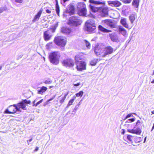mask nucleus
<instances>
[{
	"mask_svg": "<svg viewBox=\"0 0 154 154\" xmlns=\"http://www.w3.org/2000/svg\"><path fill=\"white\" fill-rule=\"evenodd\" d=\"M60 56L59 51H54L51 53L49 55V59L51 63L54 65L58 64Z\"/></svg>",
	"mask_w": 154,
	"mask_h": 154,
	"instance_id": "1",
	"label": "nucleus"
},
{
	"mask_svg": "<svg viewBox=\"0 0 154 154\" xmlns=\"http://www.w3.org/2000/svg\"><path fill=\"white\" fill-rule=\"evenodd\" d=\"M85 29L90 33H94L96 26L94 21L92 19L87 20L85 23Z\"/></svg>",
	"mask_w": 154,
	"mask_h": 154,
	"instance_id": "2",
	"label": "nucleus"
},
{
	"mask_svg": "<svg viewBox=\"0 0 154 154\" xmlns=\"http://www.w3.org/2000/svg\"><path fill=\"white\" fill-rule=\"evenodd\" d=\"M82 23V21L79 17L75 16L69 18L68 21L69 24L75 26L81 25Z\"/></svg>",
	"mask_w": 154,
	"mask_h": 154,
	"instance_id": "3",
	"label": "nucleus"
},
{
	"mask_svg": "<svg viewBox=\"0 0 154 154\" xmlns=\"http://www.w3.org/2000/svg\"><path fill=\"white\" fill-rule=\"evenodd\" d=\"M31 103L30 101L26 99L22 100L20 103L16 104L17 107V110L18 112H21V109L23 110H26V104H29Z\"/></svg>",
	"mask_w": 154,
	"mask_h": 154,
	"instance_id": "4",
	"label": "nucleus"
},
{
	"mask_svg": "<svg viewBox=\"0 0 154 154\" xmlns=\"http://www.w3.org/2000/svg\"><path fill=\"white\" fill-rule=\"evenodd\" d=\"M89 2L91 3L89 5V7L91 10L94 12H96L99 11L100 8L95 7L94 5V4L101 5L104 4V3L102 2L98 1H95L94 0H89Z\"/></svg>",
	"mask_w": 154,
	"mask_h": 154,
	"instance_id": "5",
	"label": "nucleus"
},
{
	"mask_svg": "<svg viewBox=\"0 0 154 154\" xmlns=\"http://www.w3.org/2000/svg\"><path fill=\"white\" fill-rule=\"evenodd\" d=\"M54 41L57 45L64 47L66 45V40L65 37L59 36L56 37Z\"/></svg>",
	"mask_w": 154,
	"mask_h": 154,
	"instance_id": "6",
	"label": "nucleus"
},
{
	"mask_svg": "<svg viewBox=\"0 0 154 154\" xmlns=\"http://www.w3.org/2000/svg\"><path fill=\"white\" fill-rule=\"evenodd\" d=\"M77 6L79 14L81 15L85 16L87 11L85 5L83 2H79Z\"/></svg>",
	"mask_w": 154,
	"mask_h": 154,
	"instance_id": "7",
	"label": "nucleus"
},
{
	"mask_svg": "<svg viewBox=\"0 0 154 154\" xmlns=\"http://www.w3.org/2000/svg\"><path fill=\"white\" fill-rule=\"evenodd\" d=\"M94 52L96 55L97 56L103 57H105L104 49L103 46H102L101 44L96 46L94 49Z\"/></svg>",
	"mask_w": 154,
	"mask_h": 154,
	"instance_id": "8",
	"label": "nucleus"
},
{
	"mask_svg": "<svg viewBox=\"0 0 154 154\" xmlns=\"http://www.w3.org/2000/svg\"><path fill=\"white\" fill-rule=\"evenodd\" d=\"M75 64L76 68L78 71H82L86 69V64L84 61H80L76 62Z\"/></svg>",
	"mask_w": 154,
	"mask_h": 154,
	"instance_id": "9",
	"label": "nucleus"
},
{
	"mask_svg": "<svg viewBox=\"0 0 154 154\" xmlns=\"http://www.w3.org/2000/svg\"><path fill=\"white\" fill-rule=\"evenodd\" d=\"M55 31V29H51L48 31H46L44 33V38L45 41H48L51 38L52 35H50L51 32H54Z\"/></svg>",
	"mask_w": 154,
	"mask_h": 154,
	"instance_id": "10",
	"label": "nucleus"
},
{
	"mask_svg": "<svg viewBox=\"0 0 154 154\" xmlns=\"http://www.w3.org/2000/svg\"><path fill=\"white\" fill-rule=\"evenodd\" d=\"M100 15L102 17H106L108 15V9L106 7L100 8L99 11Z\"/></svg>",
	"mask_w": 154,
	"mask_h": 154,
	"instance_id": "11",
	"label": "nucleus"
},
{
	"mask_svg": "<svg viewBox=\"0 0 154 154\" xmlns=\"http://www.w3.org/2000/svg\"><path fill=\"white\" fill-rule=\"evenodd\" d=\"M62 63L64 66L68 67H72L74 65L73 60L69 59L63 60Z\"/></svg>",
	"mask_w": 154,
	"mask_h": 154,
	"instance_id": "12",
	"label": "nucleus"
},
{
	"mask_svg": "<svg viewBox=\"0 0 154 154\" xmlns=\"http://www.w3.org/2000/svg\"><path fill=\"white\" fill-rule=\"evenodd\" d=\"M108 4L110 6L113 7H119L121 5V3L118 1H110L108 2Z\"/></svg>",
	"mask_w": 154,
	"mask_h": 154,
	"instance_id": "13",
	"label": "nucleus"
},
{
	"mask_svg": "<svg viewBox=\"0 0 154 154\" xmlns=\"http://www.w3.org/2000/svg\"><path fill=\"white\" fill-rule=\"evenodd\" d=\"M127 131L128 132L130 133L138 134H140L141 132V131L139 128H137L135 129V128H134L133 129H128Z\"/></svg>",
	"mask_w": 154,
	"mask_h": 154,
	"instance_id": "14",
	"label": "nucleus"
},
{
	"mask_svg": "<svg viewBox=\"0 0 154 154\" xmlns=\"http://www.w3.org/2000/svg\"><path fill=\"white\" fill-rule=\"evenodd\" d=\"M104 49L105 57L107 55L112 53L113 51V48L111 46L107 47L104 48Z\"/></svg>",
	"mask_w": 154,
	"mask_h": 154,
	"instance_id": "15",
	"label": "nucleus"
},
{
	"mask_svg": "<svg viewBox=\"0 0 154 154\" xmlns=\"http://www.w3.org/2000/svg\"><path fill=\"white\" fill-rule=\"evenodd\" d=\"M140 0H133L132 2V6L135 9V10H138Z\"/></svg>",
	"mask_w": 154,
	"mask_h": 154,
	"instance_id": "16",
	"label": "nucleus"
},
{
	"mask_svg": "<svg viewBox=\"0 0 154 154\" xmlns=\"http://www.w3.org/2000/svg\"><path fill=\"white\" fill-rule=\"evenodd\" d=\"M61 32L66 35H69L71 33L72 31L70 28L65 27H62L61 29Z\"/></svg>",
	"mask_w": 154,
	"mask_h": 154,
	"instance_id": "17",
	"label": "nucleus"
},
{
	"mask_svg": "<svg viewBox=\"0 0 154 154\" xmlns=\"http://www.w3.org/2000/svg\"><path fill=\"white\" fill-rule=\"evenodd\" d=\"M105 23L111 28H115L116 26V23L110 20H105Z\"/></svg>",
	"mask_w": 154,
	"mask_h": 154,
	"instance_id": "18",
	"label": "nucleus"
},
{
	"mask_svg": "<svg viewBox=\"0 0 154 154\" xmlns=\"http://www.w3.org/2000/svg\"><path fill=\"white\" fill-rule=\"evenodd\" d=\"M9 109L12 113H14L17 111V107L16 104L10 106Z\"/></svg>",
	"mask_w": 154,
	"mask_h": 154,
	"instance_id": "19",
	"label": "nucleus"
},
{
	"mask_svg": "<svg viewBox=\"0 0 154 154\" xmlns=\"http://www.w3.org/2000/svg\"><path fill=\"white\" fill-rule=\"evenodd\" d=\"M110 38L112 41L113 42H119L118 36L115 34H112L110 35Z\"/></svg>",
	"mask_w": 154,
	"mask_h": 154,
	"instance_id": "20",
	"label": "nucleus"
},
{
	"mask_svg": "<svg viewBox=\"0 0 154 154\" xmlns=\"http://www.w3.org/2000/svg\"><path fill=\"white\" fill-rule=\"evenodd\" d=\"M120 23L121 24L125 27L128 29L129 27L127 22V19L125 18H122L120 20Z\"/></svg>",
	"mask_w": 154,
	"mask_h": 154,
	"instance_id": "21",
	"label": "nucleus"
},
{
	"mask_svg": "<svg viewBox=\"0 0 154 154\" xmlns=\"http://www.w3.org/2000/svg\"><path fill=\"white\" fill-rule=\"evenodd\" d=\"M66 11L67 13H69L70 15L73 14L74 12V7L72 5L69 6Z\"/></svg>",
	"mask_w": 154,
	"mask_h": 154,
	"instance_id": "22",
	"label": "nucleus"
},
{
	"mask_svg": "<svg viewBox=\"0 0 154 154\" xmlns=\"http://www.w3.org/2000/svg\"><path fill=\"white\" fill-rule=\"evenodd\" d=\"M42 9H40L39 11L37 14L35 16L33 20H32L33 22H35L39 20V18L40 17L41 15L42 14Z\"/></svg>",
	"mask_w": 154,
	"mask_h": 154,
	"instance_id": "23",
	"label": "nucleus"
},
{
	"mask_svg": "<svg viewBox=\"0 0 154 154\" xmlns=\"http://www.w3.org/2000/svg\"><path fill=\"white\" fill-rule=\"evenodd\" d=\"M47 89L46 87L43 86L41 87L40 89L38 90V94L42 95L46 91Z\"/></svg>",
	"mask_w": 154,
	"mask_h": 154,
	"instance_id": "24",
	"label": "nucleus"
},
{
	"mask_svg": "<svg viewBox=\"0 0 154 154\" xmlns=\"http://www.w3.org/2000/svg\"><path fill=\"white\" fill-rule=\"evenodd\" d=\"M136 14L135 13H134L131 14L129 17V19L131 23L132 24L135 19V16Z\"/></svg>",
	"mask_w": 154,
	"mask_h": 154,
	"instance_id": "25",
	"label": "nucleus"
},
{
	"mask_svg": "<svg viewBox=\"0 0 154 154\" xmlns=\"http://www.w3.org/2000/svg\"><path fill=\"white\" fill-rule=\"evenodd\" d=\"M119 32L123 35H125L126 33V31L122 26H119Z\"/></svg>",
	"mask_w": 154,
	"mask_h": 154,
	"instance_id": "26",
	"label": "nucleus"
},
{
	"mask_svg": "<svg viewBox=\"0 0 154 154\" xmlns=\"http://www.w3.org/2000/svg\"><path fill=\"white\" fill-rule=\"evenodd\" d=\"M56 2V11L57 14L59 16L60 8L57 0H55Z\"/></svg>",
	"mask_w": 154,
	"mask_h": 154,
	"instance_id": "27",
	"label": "nucleus"
},
{
	"mask_svg": "<svg viewBox=\"0 0 154 154\" xmlns=\"http://www.w3.org/2000/svg\"><path fill=\"white\" fill-rule=\"evenodd\" d=\"M98 28L100 30L103 32H109L110 31L109 30L105 28L100 25L98 26Z\"/></svg>",
	"mask_w": 154,
	"mask_h": 154,
	"instance_id": "28",
	"label": "nucleus"
},
{
	"mask_svg": "<svg viewBox=\"0 0 154 154\" xmlns=\"http://www.w3.org/2000/svg\"><path fill=\"white\" fill-rule=\"evenodd\" d=\"M75 99V96H74L73 97V98L72 99H71L69 102V103H68V104L66 106V109L67 108H68L69 106L71 105L74 101V100Z\"/></svg>",
	"mask_w": 154,
	"mask_h": 154,
	"instance_id": "29",
	"label": "nucleus"
},
{
	"mask_svg": "<svg viewBox=\"0 0 154 154\" xmlns=\"http://www.w3.org/2000/svg\"><path fill=\"white\" fill-rule=\"evenodd\" d=\"M84 44L86 45L87 48L88 49H90L91 48V44L90 43L86 40H84L83 42Z\"/></svg>",
	"mask_w": 154,
	"mask_h": 154,
	"instance_id": "30",
	"label": "nucleus"
},
{
	"mask_svg": "<svg viewBox=\"0 0 154 154\" xmlns=\"http://www.w3.org/2000/svg\"><path fill=\"white\" fill-rule=\"evenodd\" d=\"M82 57L80 55H77L75 56V63L76 62L80 61L81 60H82Z\"/></svg>",
	"mask_w": 154,
	"mask_h": 154,
	"instance_id": "31",
	"label": "nucleus"
},
{
	"mask_svg": "<svg viewBox=\"0 0 154 154\" xmlns=\"http://www.w3.org/2000/svg\"><path fill=\"white\" fill-rule=\"evenodd\" d=\"M56 95L55 94V95H54V96H53L52 97H51V98H50V99H49V100H47L45 102L44 105L45 106V105L48 104H49L50 101H51L52 100H53L55 98V97H56Z\"/></svg>",
	"mask_w": 154,
	"mask_h": 154,
	"instance_id": "32",
	"label": "nucleus"
},
{
	"mask_svg": "<svg viewBox=\"0 0 154 154\" xmlns=\"http://www.w3.org/2000/svg\"><path fill=\"white\" fill-rule=\"evenodd\" d=\"M43 99H42V100H40V101H39L38 102L36 103V104L35 105V102H36V100L35 99V100L33 102V106H37L38 104H40V103H42V101H43Z\"/></svg>",
	"mask_w": 154,
	"mask_h": 154,
	"instance_id": "33",
	"label": "nucleus"
},
{
	"mask_svg": "<svg viewBox=\"0 0 154 154\" xmlns=\"http://www.w3.org/2000/svg\"><path fill=\"white\" fill-rule=\"evenodd\" d=\"M97 62V59H94L90 62V64L93 66H95Z\"/></svg>",
	"mask_w": 154,
	"mask_h": 154,
	"instance_id": "34",
	"label": "nucleus"
},
{
	"mask_svg": "<svg viewBox=\"0 0 154 154\" xmlns=\"http://www.w3.org/2000/svg\"><path fill=\"white\" fill-rule=\"evenodd\" d=\"M68 94V93L66 94H65L64 95V97H62L61 99L60 100V102L61 104H62V103H63L64 100H65V99L66 98V97L67 96Z\"/></svg>",
	"mask_w": 154,
	"mask_h": 154,
	"instance_id": "35",
	"label": "nucleus"
},
{
	"mask_svg": "<svg viewBox=\"0 0 154 154\" xmlns=\"http://www.w3.org/2000/svg\"><path fill=\"white\" fill-rule=\"evenodd\" d=\"M7 10V8L5 6L0 8V13L3 12V11H6Z\"/></svg>",
	"mask_w": 154,
	"mask_h": 154,
	"instance_id": "36",
	"label": "nucleus"
},
{
	"mask_svg": "<svg viewBox=\"0 0 154 154\" xmlns=\"http://www.w3.org/2000/svg\"><path fill=\"white\" fill-rule=\"evenodd\" d=\"M83 94V91H80L78 93L76 94L75 95L77 97H81L82 96Z\"/></svg>",
	"mask_w": 154,
	"mask_h": 154,
	"instance_id": "37",
	"label": "nucleus"
},
{
	"mask_svg": "<svg viewBox=\"0 0 154 154\" xmlns=\"http://www.w3.org/2000/svg\"><path fill=\"white\" fill-rule=\"evenodd\" d=\"M5 114H11L12 113L9 109V107L8 109H6L4 112Z\"/></svg>",
	"mask_w": 154,
	"mask_h": 154,
	"instance_id": "38",
	"label": "nucleus"
},
{
	"mask_svg": "<svg viewBox=\"0 0 154 154\" xmlns=\"http://www.w3.org/2000/svg\"><path fill=\"white\" fill-rule=\"evenodd\" d=\"M142 124V123L140 120H138L136 122L135 126H139L140 125L141 126Z\"/></svg>",
	"mask_w": 154,
	"mask_h": 154,
	"instance_id": "39",
	"label": "nucleus"
},
{
	"mask_svg": "<svg viewBox=\"0 0 154 154\" xmlns=\"http://www.w3.org/2000/svg\"><path fill=\"white\" fill-rule=\"evenodd\" d=\"M135 119L134 118H132L128 119L126 122L131 123L134 122Z\"/></svg>",
	"mask_w": 154,
	"mask_h": 154,
	"instance_id": "40",
	"label": "nucleus"
},
{
	"mask_svg": "<svg viewBox=\"0 0 154 154\" xmlns=\"http://www.w3.org/2000/svg\"><path fill=\"white\" fill-rule=\"evenodd\" d=\"M125 3H130L131 0H121Z\"/></svg>",
	"mask_w": 154,
	"mask_h": 154,
	"instance_id": "41",
	"label": "nucleus"
},
{
	"mask_svg": "<svg viewBox=\"0 0 154 154\" xmlns=\"http://www.w3.org/2000/svg\"><path fill=\"white\" fill-rule=\"evenodd\" d=\"M132 137L131 135H129L127 136V138L129 141H130L131 142L132 141L131 138H132Z\"/></svg>",
	"mask_w": 154,
	"mask_h": 154,
	"instance_id": "42",
	"label": "nucleus"
},
{
	"mask_svg": "<svg viewBox=\"0 0 154 154\" xmlns=\"http://www.w3.org/2000/svg\"><path fill=\"white\" fill-rule=\"evenodd\" d=\"M44 83H45V84H50L52 83V81L49 80H47L45 81L44 82Z\"/></svg>",
	"mask_w": 154,
	"mask_h": 154,
	"instance_id": "43",
	"label": "nucleus"
},
{
	"mask_svg": "<svg viewBox=\"0 0 154 154\" xmlns=\"http://www.w3.org/2000/svg\"><path fill=\"white\" fill-rule=\"evenodd\" d=\"M132 114H135V113L129 114H128L126 117L125 119H126L130 117H131Z\"/></svg>",
	"mask_w": 154,
	"mask_h": 154,
	"instance_id": "44",
	"label": "nucleus"
},
{
	"mask_svg": "<svg viewBox=\"0 0 154 154\" xmlns=\"http://www.w3.org/2000/svg\"><path fill=\"white\" fill-rule=\"evenodd\" d=\"M17 3H21L23 2V0H14Z\"/></svg>",
	"mask_w": 154,
	"mask_h": 154,
	"instance_id": "45",
	"label": "nucleus"
},
{
	"mask_svg": "<svg viewBox=\"0 0 154 154\" xmlns=\"http://www.w3.org/2000/svg\"><path fill=\"white\" fill-rule=\"evenodd\" d=\"M52 43V42H50L48 43L46 45V47L47 48H49L50 46L51 45Z\"/></svg>",
	"mask_w": 154,
	"mask_h": 154,
	"instance_id": "46",
	"label": "nucleus"
},
{
	"mask_svg": "<svg viewBox=\"0 0 154 154\" xmlns=\"http://www.w3.org/2000/svg\"><path fill=\"white\" fill-rule=\"evenodd\" d=\"M73 85L75 86H78L80 85V83L79 82L77 83H74Z\"/></svg>",
	"mask_w": 154,
	"mask_h": 154,
	"instance_id": "47",
	"label": "nucleus"
},
{
	"mask_svg": "<svg viewBox=\"0 0 154 154\" xmlns=\"http://www.w3.org/2000/svg\"><path fill=\"white\" fill-rule=\"evenodd\" d=\"M46 12L48 14H50L51 12V11L49 9H46Z\"/></svg>",
	"mask_w": 154,
	"mask_h": 154,
	"instance_id": "48",
	"label": "nucleus"
},
{
	"mask_svg": "<svg viewBox=\"0 0 154 154\" xmlns=\"http://www.w3.org/2000/svg\"><path fill=\"white\" fill-rule=\"evenodd\" d=\"M38 147H36L35 148V149L34 150V151H38Z\"/></svg>",
	"mask_w": 154,
	"mask_h": 154,
	"instance_id": "49",
	"label": "nucleus"
},
{
	"mask_svg": "<svg viewBox=\"0 0 154 154\" xmlns=\"http://www.w3.org/2000/svg\"><path fill=\"white\" fill-rule=\"evenodd\" d=\"M79 107V106H75V108H74V110H75H75H76L77 109H78Z\"/></svg>",
	"mask_w": 154,
	"mask_h": 154,
	"instance_id": "50",
	"label": "nucleus"
},
{
	"mask_svg": "<svg viewBox=\"0 0 154 154\" xmlns=\"http://www.w3.org/2000/svg\"><path fill=\"white\" fill-rule=\"evenodd\" d=\"M72 112H74V113H72V114H74L76 112V110H75H75H74V109L72 111Z\"/></svg>",
	"mask_w": 154,
	"mask_h": 154,
	"instance_id": "51",
	"label": "nucleus"
},
{
	"mask_svg": "<svg viewBox=\"0 0 154 154\" xmlns=\"http://www.w3.org/2000/svg\"><path fill=\"white\" fill-rule=\"evenodd\" d=\"M32 140V138H31V139H29V140H27V141L28 142V143L29 142H31ZM28 144L29 145V143H28Z\"/></svg>",
	"mask_w": 154,
	"mask_h": 154,
	"instance_id": "52",
	"label": "nucleus"
},
{
	"mask_svg": "<svg viewBox=\"0 0 154 154\" xmlns=\"http://www.w3.org/2000/svg\"><path fill=\"white\" fill-rule=\"evenodd\" d=\"M69 0H63V2H66L67 1H69Z\"/></svg>",
	"mask_w": 154,
	"mask_h": 154,
	"instance_id": "53",
	"label": "nucleus"
},
{
	"mask_svg": "<svg viewBox=\"0 0 154 154\" xmlns=\"http://www.w3.org/2000/svg\"><path fill=\"white\" fill-rule=\"evenodd\" d=\"M53 87H54L53 86H50L49 87V88L50 89H51V88H52Z\"/></svg>",
	"mask_w": 154,
	"mask_h": 154,
	"instance_id": "54",
	"label": "nucleus"
},
{
	"mask_svg": "<svg viewBox=\"0 0 154 154\" xmlns=\"http://www.w3.org/2000/svg\"><path fill=\"white\" fill-rule=\"evenodd\" d=\"M154 126L153 125L152 129L151 130V131H152V130L154 129Z\"/></svg>",
	"mask_w": 154,
	"mask_h": 154,
	"instance_id": "55",
	"label": "nucleus"
},
{
	"mask_svg": "<svg viewBox=\"0 0 154 154\" xmlns=\"http://www.w3.org/2000/svg\"><path fill=\"white\" fill-rule=\"evenodd\" d=\"M151 83H154V80H153L152 82Z\"/></svg>",
	"mask_w": 154,
	"mask_h": 154,
	"instance_id": "56",
	"label": "nucleus"
},
{
	"mask_svg": "<svg viewBox=\"0 0 154 154\" xmlns=\"http://www.w3.org/2000/svg\"><path fill=\"white\" fill-rule=\"evenodd\" d=\"M152 114H154V111H153L152 112Z\"/></svg>",
	"mask_w": 154,
	"mask_h": 154,
	"instance_id": "57",
	"label": "nucleus"
},
{
	"mask_svg": "<svg viewBox=\"0 0 154 154\" xmlns=\"http://www.w3.org/2000/svg\"><path fill=\"white\" fill-rule=\"evenodd\" d=\"M80 105V103H79L77 106H78Z\"/></svg>",
	"mask_w": 154,
	"mask_h": 154,
	"instance_id": "58",
	"label": "nucleus"
},
{
	"mask_svg": "<svg viewBox=\"0 0 154 154\" xmlns=\"http://www.w3.org/2000/svg\"><path fill=\"white\" fill-rule=\"evenodd\" d=\"M2 68V66H0V70H1Z\"/></svg>",
	"mask_w": 154,
	"mask_h": 154,
	"instance_id": "59",
	"label": "nucleus"
},
{
	"mask_svg": "<svg viewBox=\"0 0 154 154\" xmlns=\"http://www.w3.org/2000/svg\"><path fill=\"white\" fill-rule=\"evenodd\" d=\"M152 75H154V70L153 71V72L152 73Z\"/></svg>",
	"mask_w": 154,
	"mask_h": 154,
	"instance_id": "60",
	"label": "nucleus"
},
{
	"mask_svg": "<svg viewBox=\"0 0 154 154\" xmlns=\"http://www.w3.org/2000/svg\"><path fill=\"white\" fill-rule=\"evenodd\" d=\"M125 133V132L124 131H123V132H122V134H124Z\"/></svg>",
	"mask_w": 154,
	"mask_h": 154,
	"instance_id": "61",
	"label": "nucleus"
},
{
	"mask_svg": "<svg viewBox=\"0 0 154 154\" xmlns=\"http://www.w3.org/2000/svg\"><path fill=\"white\" fill-rule=\"evenodd\" d=\"M146 139V137H145V138L144 141Z\"/></svg>",
	"mask_w": 154,
	"mask_h": 154,
	"instance_id": "62",
	"label": "nucleus"
},
{
	"mask_svg": "<svg viewBox=\"0 0 154 154\" xmlns=\"http://www.w3.org/2000/svg\"><path fill=\"white\" fill-rule=\"evenodd\" d=\"M4 132V133H6V131H5V132Z\"/></svg>",
	"mask_w": 154,
	"mask_h": 154,
	"instance_id": "63",
	"label": "nucleus"
},
{
	"mask_svg": "<svg viewBox=\"0 0 154 154\" xmlns=\"http://www.w3.org/2000/svg\"><path fill=\"white\" fill-rule=\"evenodd\" d=\"M153 125L154 126V123L153 124Z\"/></svg>",
	"mask_w": 154,
	"mask_h": 154,
	"instance_id": "64",
	"label": "nucleus"
}]
</instances>
